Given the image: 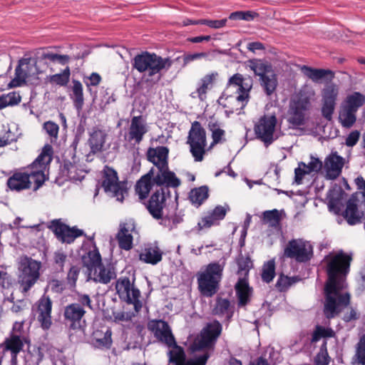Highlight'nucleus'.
Here are the masks:
<instances>
[{"mask_svg": "<svg viewBox=\"0 0 365 365\" xmlns=\"http://www.w3.org/2000/svg\"><path fill=\"white\" fill-rule=\"evenodd\" d=\"M328 279L324 287V314L328 319L334 318L350 303V294L342 292L346 287V277L349 272L351 255L339 250L336 255H327Z\"/></svg>", "mask_w": 365, "mask_h": 365, "instance_id": "f257e3e1", "label": "nucleus"}, {"mask_svg": "<svg viewBox=\"0 0 365 365\" xmlns=\"http://www.w3.org/2000/svg\"><path fill=\"white\" fill-rule=\"evenodd\" d=\"M153 169V173H151L153 182L160 186V188L151 195L145 207L154 218L160 219L163 215V207L168 206L172 210H177L178 193L175 190L173 196L169 187H178L180 185V180L173 172L169 170L168 165Z\"/></svg>", "mask_w": 365, "mask_h": 365, "instance_id": "f03ea898", "label": "nucleus"}, {"mask_svg": "<svg viewBox=\"0 0 365 365\" xmlns=\"http://www.w3.org/2000/svg\"><path fill=\"white\" fill-rule=\"evenodd\" d=\"M52 146L46 144L42 152L32 163L26 173H15L9 178L7 185L11 190L19 191L27 189L34 185V190H38L46 181L45 172L52 160Z\"/></svg>", "mask_w": 365, "mask_h": 365, "instance_id": "7ed1b4c3", "label": "nucleus"}, {"mask_svg": "<svg viewBox=\"0 0 365 365\" xmlns=\"http://www.w3.org/2000/svg\"><path fill=\"white\" fill-rule=\"evenodd\" d=\"M252 87V83L250 78H245L240 73H235L229 78L218 102L224 108H227L230 113L240 114L249 101Z\"/></svg>", "mask_w": 365, "mask_h": 365, "instance_id": "20e7f679", "label": "nucleus"}, {"mask_svg": "<svg viewBox=\"0 0 365 365\" xmlns=\"http://www.w3.org/2000/svg\"><path fill=\"white\" fill-rule=\"evenodd\" d=\"M173 61L170 58H163L155 53L143 52L135 56L133 66L140 73H144L146 82L156 83L161 79L164 73L167 72Z\"/></svg>", "mask_w": 365, "mask_h": 365, "instance_id": "39448f33", "label": "nucleus"}, {"mask_svg": "<svg viewBox=\"0 0 365 365\" xmlns=\"http://www.w3.org/2000/svg\"><path fill=\"white\" fill-rule=\"evenodd\" d=\"M222 332V325L218 321L208 323L200 331V335L191 345L192 351L205 350V351L194 359L185 361L182 365H205L210 357L208 350L212 349L217 338Z\"/></svg>", "mask_w": 365, "mask_h": 365, "instance_id": "423d86ee", "label": "nucleus"}, {"mask_svg": "<svg viewBox=\"0 0 365 365\" xmlns=\"http://www.w3.org/2000/svg\"><path fill=\"white\" fill-rule=\"evenodd\" d=\"M223 268L220 263L212 262L197 274L198 289L204 297H211L217 292Z\"/></svg>", "mask_w": 365, "mask_h": 365, "instance_id": "0eeeda50", "label": "nucleus"}, {"mask_svg": "<svg viewBox=\"0 0 365 365\" xmlns=\"http://www.w3.org/2000/svg\"><path fill=\"white\" fill-rule=\"evenodd\" d=\"M41 263L26 256L19 263L18 283L23 293L28 292L40 277Z\"/></svg>", "mask_w": 365, "mask_h": 365, "instance_id": "6e6552de", "label": "nucleus"}, {"mask_svg": "<svg viewBox=\"0 0 365 365\" xmlns=\"http://www.w3.org/2000/svg\"><path fill=\"white\" fill-rule=\"evenodd\" d=\"M102 187L105 192L119 202H123L128 194L127 182L120 181L117 172L108 166L103 169Z\"/></svg>", "mask_w": 365, "mask_h": 365, "instance_id": "1a4fd4ad", "label": "nucleus"}, {"mask_svg": "<svg viewBox=\"0 0 365 365\" xmlns=\"http://www.w3.org/2000/svg\"><path fill=\"white\" fill-rule=\"evenodd\" d=\"M187 144L190 145V152L196 162L203 160L207 145L206 132L198 121L192 123L189 131Z\"/></svg>", "mask_w": 365, "mask_h": 365, "instance_id": "9d476101", "label": "nucleus"}, {"mask_svg": "<svg viewBox=\"0 0 365 365\" xmlns=\"http://www.w3.org/2000/svg\"><path fill=\"white\" fill-rule=\"evenodd\" d=\"M115 289L119 298L128 304H133L136 312L142 308L143 304L139 299L140 290L131 284L128 277L118 279L115 283Z\"/></svg>", "mask_w": 365, "mask_h": 365, "instance_id": "9b49d317", "label": "nucleus"}, {"mask_svg": "<svg viewBox=\"0 0 365 365\" xmlns=\"http://www.w3.org/2000/svg\"><path fill=\"white\" fill-rule=\"evenodd\" d=\"M284 255L297 262H304L310 259L312 247L308 242L303 240H292L285 247Z\"/></svg>", "mask_w": 365, "mask_h": 365, "instance_id": "f8f14e48", "label": "nucleus"}, {"mask_svg": "<svg viewBox=\"0 0 365 365\" xmlns=\"http://www.w3.org/2000/svg\"><path fill=\"white\" fill-rule=\"evenodd\" d=\"M276 124L277 118L274 115H264L255 125L257 138L261 140L266 147L271 145L275 140L274 132Z\"/></svg>", "mask_w": 365, "mask_h": 365, "instance_id": "ddd939ff", "label": "nucleus"}, {"mask_svg": "<svg viewBox=\"0 0 365 365\" xmlns=\"http://www.w3.org/2000/svg\"><path fill=\"white\" fill-rule=\"evenodd\" d=\"M86 312L84 308L77 303H71L65 307L64 321L70 330L76 331L81 335L83 334V324L85 322L83 317Z\"/></svg>", "mask_w": 365, "mask_h": 365, "instance_id": "4468645a", "label": "nucleus"}, {"mask_svg": "<svg viewBox=\"0 0 365 365\" xmlns=\"http://www.w3.org/2000/svg\"><path fill=\"white\" fill-rule=\"evenodd\" d=\"M148 329L154 335L158 341L166 346L174 344L175 336L170 325L163 319H151L148 322Z\"/></svg>", "mask_w": 365, "mask_h": 365, "instance_id": "2eb2a0df", "label": "nucleus"}, {"mask_svg": "<svg viewBox=\"0 0 365 365\" xmlns=\"http://www.w3.org/2000/svg\"><path fill=\"white\" fill-rule=\"evenodd\" d=\"M339 86L334 83H329L324 86L322 91V115L327 120L332 119L335 110L336 100L339 95Z\"/></svg>", "mask_w": 365, "mask_h": 365, "instance_id": "dca6fc26", "label": "nucleus"}, {"mask_svg": "<svg viewBox=\"0 0 365 365\" xmlns=\"http://www.w3.org/2000/svg\"><path fill=\"white\" fill-rule=\"evenodd\" d=\"M309 106L307 97L297 96L293 98L288 110V122L294 126L302 125L304 123V112Z\"/></svg>", "mask_w": 365, "mask_h": 365, "instance_id": "f3484780", "label": "nucleus"}, {"mask_svg": "<svg viewBox=\"0 0 365 365\" xmlns=\"http://www.w3.org/2000/svg\"><path fill=\"white\" fill-rule=\"evenodd\" d=\"M37 320L42 329H48L51 324L52 302L48 296L43 295L36 302Z\"/></svg>", "mask_w": 365, "mask_h": 365, "instance_id": "a211bd4d", "label": "nucleus"}, {"mask_svg": "<svg viewBox=\"0 0 365 365\" xmlns=\"http://www.w3.org/2000/svg\"><path fill=\"white\" fill-rule=\"evenodd\" d=\"M148 131L146 122L141 115L132 118L128 134L129 142L139 144L143 139V136Z\"/></svg>", "mask_w": 365, "mask_h": 365, "instance_id": "6ab92c4d", "label": "nucleus"}, {"mask_svg": "<svg viewBox=\"0 0 365 365\" xmlns=\"http://www.w3.org/2000/svg\"><path fill=\"white\" fill-rule=\"evenodd\" d=\"M33 66L31 58L20 59L15 69V78L11 81V84L13 86H20L25 83L26 78L35 74L33 71Z\"/></svg>", "mask_w": 365, "mask_h": 365, "instance_id": "aec40b11", "label": "nucleus"}, {"mask_svg": "<svg viewBox=\"0 0 365 365\" xmlns=\"http://www.w3.org/2000/svg\"><path fill=\"white\" fill-rule=\"evenodd\" d=\"M344 159L336 153L328 155L324 160V169L329 179H336L341 173Z\"/></svg>", "mask_w": 365, "mask_h": 365, "instance_id": "412c9836", "label": "nucleus"}, {"mask_svg": "<svg viewBox=\"0 0 365 365\" xmlns=\"http://www.w3.org/2000/svg\"><path fill=\"white\" fill-rule=\"evenodd\" d=\"M258 217L263 225L271 228H279L281 227L282 221L286 217V213L284 210L273 209L262 212Z\"/></svg>", "mask_w": 365, "mask_h": 365, "instance_id": "4be33fe9", "label": "nucleus"}, {"mask_svg": "<svg viewBox=\"0 0 365 365\" xmlns=\"http://www.w3.org/2000/svg\"><path fill=\"white\" fill-rule=\"evenodd\" d=\"M81 261L83 267H86L91 277L92 272L102 265L101 256L96 245H93L92 250L86 251L82 255Z\"/></svg>", "mask_w": 365, "mask_h": 365, "instance_id": "5701e85b", "label": "nucleus"}, {"mask_svg": "<svg viewBox=\"0 0 365 365\" xmlns=\"http://www.w3.org/2000/svg\"><path fill=\"white\" fill-rule=\"evenodd\" d=\"M163 251L159 248L158 242L149 244L145 246L140 254V259L148 264H156L162 260Z\"/></svg>", "mask_w": 365, "mask_h": 365, "instance_id": "b1692460", "label": "nucleus"}, {"mask_svg": "<svg viewBox=\"0 0 365 365\" xmlns=\"http://www.w3.org/2000/svg\"><path fill=\"white\" fill-rule=\"evenodd\" d=\"M169 149L165 146H158L155 148H150L148 151V158L152 162L155 168L166 167L168 165Z\"/></svg>", "mask_w": 365, "mask_h": 365, "instance_id": "393cba45", "label": "nucleus"}, {"mask_svg": "<svg viewBox=\"0 0 365 365\" xmlns=\"http://www.w3.org/2000/svg\"><path fill=\"white\" fill-rule=\"evenodd\" d=\"M358 200L354 195H352L346 203V207L344 211V217L346 219L349 225H354L360 222L364 217V212L358 210Z\"/></svg>", "mask_w": 365, "mask_h": 365, "instance_id": "a878e982", "label": "nucleus"}, {"mask_svg": "<svg viewBox=\"0 0 365 365\" xmlns=\"http://www.w3.org/2000/svg\"><path fill=\"white\" fill-rule=\"evenodd\" d=\"M92 275L93 276V279L95 282L102 284H108L111 279L116 277L114 267L110 264L104 265L103 263L102 265L92 272Z\"/></svg>", "mask_w": 365, "mask_h": 365, "instance_id": "bb28decb", "label": "nucleus"}, {"mask_svg": "<svg viewBox=\"0 0 365 365\" xmlns=\"http://www.w3.org/2000/svg\"><path fill=\"white\" fill-rule=\"evenodd\" d=\"M230 210L228 205L216 206L211 212H208L202 218V223L204 226L211 227L217 226L219 225V222L224 219L227 212Z\"/></svg>", "mask_w": 365, "mask_h": 365, "instance_id": "cd10ccee", "label": "nucleus"}, {"mask_svg": "<svg viewBox=\"0 0 365 365\" xmlns=\"http://www.w3.org/2000/svg\"><path fill=\"white\" fill-rule=\"evenodd\" d=\"M303 73L314 83H319L323 80L329 78L331 80L334 77L332 71L323 68H313L307 66L302 67Z\"/></svg>", "mask_w": 365, "mask_h": 365, "instance_id": "c85d7f7f", "label": "nucleus"}, {"mask_svg": "<svg viewBox=\"0 0 365 365\" xmlns=\"http://www.w3.org/2000/svg\"><path fill=\"white\" fill-rule=\"evenodd\" d=\"M112 331L107 328L105 331L96 330L93 334L92 344L97 349H110L112 345Z\"/></svg>", "mask_w": 365, "mask_h": 365, "instance_id": "c756f323", "label": "nucleus"}, {"mask_svg": "<svg viewBox=\"0 0 365 365\" xmlns=\"http://www.w3.org/2000/svg\"><path fill=\"white\" fill-rule=\"evenodd\" d=\"M5 351H9L11 354L12 360H16L18 354L23 349V339L16 334H11L6 338L3 344Z\"/></svg>", "mask_w": 365, "mask_h": 365, "instance_id": "7c9ffc66", "label": "nucleus"}, {"mask_svg": "<svg viewBox=\"0 0 365 365\" xmlns=\"http://www.w3.org/2000/svg\"><path fill=\"white\" fill-rule=\"evenodd\" d=\"M218 73L217 72H212L211 73L205 75L200 80V85L197 88L195 92L191 93L190 96L195 98L198 97L200 99L203 100L205 96L207 91L212 88L214 81L216 80Z\"/></svg>", "mask_w": 365, "mask_h": 365, "instance_id": "2f4dec72", "label": "nucleus"}, {"mask_svg": "<svg viewBox=\"0 0 365 365\" xmlns=\"http://www.w3.org/2000/svg\"><path fill=\"white\" fill-rule=\"evenodd\" d=\"M235 289L239 305L247 304L252 294V288L249 286L247 279L239 278L235 285Z\"/></svg>", "mask_w": 365, "mask_h": 365, "instance_id": "473e14b6", "label": "nucleus"}, {"mask_svg": "<svg viewBox=\"0 0 365 365\" xmlns=\"http://www.w3.org/2000/svg\"><path fill=\"white\" fill-rule=\"evenodd\" d=\"M151 173H153V169L143 176L135 185V192L139 198L145 199L149 194L153 183L151 178Z\"/></svg>", "mask_w": 365, "mask_h": 365, "instance_id": "72a5a7b5", "label": "nucleus"}, {"mask_svg": "<svg viewBox=\"0 0 365 365\" xmlns=\"http://www.w3.org/2000/svg\"><path fill=\"white\" fill-rule=\"evenodd\" d=\"M106 133L100 129L93 130V131L91 133L90 138L88 139V144L91 151L93 153L102 150L106 142Z\"/></svg>", "mask_w": 365, "mask_h": 365, "instance_id": "f704fd0d", "label": "nucleus"}, {"mask_svg": "<svg viewBox=\"0 0 365 365\" xmlns=\"http://www.w3.org/2000/svg\"><path fill=\"white\" fill-rule=\"evenodd\" d=\"M56 237L62 243L71 244L83 235V230H53Z\"/></svg>", "mask_w": 365, "mask_h": 365, "instance_id": "c9c22d12", "label": "nucleus"}, {"mask_svg": "<svg viewBox=\"0 0 365 365\" xmlns=\"http://www.w3.org/2000/svg\"><path fill=\"white\" fill-rule=\"evenodd\" d=\"M356 120V113L341 105L339 113V121L341 126L350 128L354 125Z\"/></svg>", "mask_w": 365, "mask_h": 365, "instance_id": "e433bc0d", "label": "nucleus"}, {"mask_svg": "<svg viewBox=\"0 0 365 365\" xmlns=\"http://www.w3.org/2000/svg\"><path fill=\"white\" fill-rule=\"evenodd\" d=\"M168 347L170 349L168 353L170 363L175 365H182L186 361L183 348L178 346L175 340L174 344Z\"/></svg>", "mask_w": 365, "mask_h": 365, "instance_id": "4c0bfd02", "label": "nucleus"}, {"mask_svg": "<svg viewBox=\"0 0 365 365\" xmlns=\"http://www.w3.org/2000/svg\"><path fill=\"white\" fill-rule=\"evenodd\" d=\"M71 98L73 101L74 107L79 111L83 108L84 103L83 86L79 81L73 80Z\"/></svg>", "mask_w": 365, "mask_h": 365, "instance_id": "58836bf2", "label": "nucleus"}, {"mask_svg": "<svg viewBox=\"0 0 365 365\" xmlns=\"http://www.w3.org/2000/svg\"><path fill=\"white\" fill-rule=\"evenodd\" d=\"M233 308L228 299L217 298L215 306L213 309V314L218 316H225L230 319L233 315Z\"/></svg>", "mask_w": 365, "mask_h": 365, "instance_id": "ea45409f", "label": "nucleus"}, {"mask_svg": "<svg viewBox=\"0 0 365 365\" xmlns=\"http://www.w3.org/2000/svg\"><path fill=\"white\" fill-rule=\"evenodd\" d=\"M208 129L212 133V143L211 146L225 141V131L221 128L220 124L215 119H211L207 125Z\"/></svg>", "mask_w": 365, "mask_h": 365, "instance_id": "a19ab883", "label": "nucleus"}, {"mask_svg": "<svg viewBox=\"0 0 365 365\" xmlns=\"http://www.w3.org/2000/svg\"><path fill=\"white\" fill-rule=\"evenodd\" d=\"M364 103L365 96L359 92H354L349 95L341 105L356 113Z\"/></svg>", "mask_w": 365, "mask_h": 365, "instance_id": "79ce46f5", "label": "nucleus"}, {"mask_svg": "<svg viewBox=\"0 0 365 365\" xmlns=\"http://www.w3.org/2000/svg\"><path fill=\"white\" fill-rule=\"evenodd\" d=\"M238 266L237 274L239 278L247 279L249 272L252 268L253 264L249 256L244 257L242 255L237 259Z\"/></svg>", "mask_w": 365, "mask_h": 365, "instance_id": "37998d69", "label": "nucleus"}, {"mask_svg": "<svg viewBox=\"0 0 365 365\" xmlns=\"http://www.w3.org/2000/svg\"><path fill=\"white\" fill-rule=\"evenodd\" d=\"M260 84L267 96H271L275 91L278 82L277 76L271 72L266 76L259 79Z\"/></svg>", "mask_w": 365, "mask_h": 365, "instance_id": "c03bdc74", "label": "nucleus"}, {"mask_svg": "<svg viewBox=\"0 0 365 365\" xmlns=\"http://www.w3.org/2000/svg\"><path fill=\"white\" fill-rule=\"evenodd\" d=\"M116 238L120 249L128 251L133 248V239L130 230H119Z\"/></svg>", "mask_w": 365, "mask_h": 365, "instance_id": "a18cd8bd", "label": "nucleus"}, {"mask_svg": "<svg viewBox=\"0 0 365 365\" xmlns=\"http://www.w3.org/2000/svg\"><path fill=\"white\" fill-rule=\"evenodd\" d=\"M19 228H77L76 226L70 227L62 219H55L48 222H41L38 224L29 225V226H21Z\"/></svg>", "mask_w": 365, "mask_h": 365, "instance_id": "49530a36", "label": "nucleus"}, {"mask_svg": "<svg viewBox=\"0 0 365 365\" xmlns=\"http://www.w3.org/2000/svg\"><path fill=\"white\" fill-rule=\"evenodd\" d=\"M189 197L192 204L200 205L208 197V187L201 186L192 190Z\"/></svg>", "mask_w": 365, "mask_h": 365, "instance_id": "de8ad7c7", "label": "nucleus"}, {"mask_svg": "<svg viewBox=\"0 0 365 365\" xmlns=\"http://www.w3.org/2000/svg\"><path fill=\"white\" fill-rule=\"evenodd\" d=\"M70 76V68L67 66L61 73L50 76L48 79L52 84L65 86L69 81Z\"/></svg>", "mask_w": 365, "mask_h": 365, "instance_id": "09e8293b", "label": "nucleus"}, {"mask_svg": "<svg viewBox=\"0 0 365 365\" xmlns=\"http://www.w3.org/2000/svg\"><path fill=\"white\" fill-rule=\"evenodd\" d=\"M262 279L263 282L269 283L275 276V262L274 259H270L265 262L262 266Z\"/></svg>", "mask_w": 365, "mask_h": 365, "instance_id": "8fccbe9b", "label": "nucleus"}, {"mask_svg": "<svg viewBox=\"0 0 365 365\" xmlns=\"http://www.w3.org/2000/svg\"><path fill=\"white\" fill-rule=\"evenodd\" d=\"M353 365H365V334L360 338L357 344Z\"/></svg>", "mask_w": 365, "mask_h": 365, "instance_id": "3c124183", "label": "nucleus"}, {"mask_svg": "<svg viewBox=\"0 0 365 365\" xmlns=\"http://www.w3.org/2000/svg\"><path fill=\"white\" fill-rule=\"evenodd\" d=\"M42 60H48L53 63H58L61 65H66L68 63L70 57L68 55H60L51 52H44L41 56Z\"/></svg>", "mask_w": 365, "mask_h": 365, "instance_id": "603ef678", "label": "nucleus"}, {"mask_svg": "<svg viewBox=\"0 0 365 365\" xmlns=\"http://www.w3.org/2000/svg\"><path fill=\"white\" fill-rule=\"evenodd\" d=\"M250 68L256 76H259V79L271 73V67L262 62H252Z\"/></svg>", "mask_w": 365, "mask_h": 365, "instance_id": "864d4df0", "label": "nucleus"}, {"mask_svg": "<svg viewBox=\"0 0 365 365\" xmlns=\"http://www.w3.org/2000/svg\"><path fill=\"white\" fill-rule=\"evenodd\" d=\"M329 361L327 342L324 341L320 347L319 353L314 358V364L315 365H328Z\"/></svg>", "mask_w": 365, "mask_h": 365, "instance_id": "5fc2aeb1", "label": "nucleus"}, {"mask_svg": "<svg viewBox=\"0 0 365 365\" xmlns=\"http://www.w3.org/2000/svg\"><path fill=\"white\" fill-rule=\"evenodd\" d=\"M67 255L62 250H57L53 253V264L56 269L62 272L63 267L67 261Z\"/></svg>", "mask_w": 365, "mask_h": 365, "instance_id": "6e6d98bb", "label": "nucleus"}, {"mask_svg": "<svg viewBox=\"0 0 365 365\" xmlns=\"http://www.w3.org/2000/svg\"><path fill=\"white\" fill-rule=\"evenodd\" d=\"M47 289L53 293L61 294L66 289V284L63 280L53 278L48 280Z\"/></svg>", "mask_w": 365, "mask_h": 365, "instance_id": "4d7b16f0", "label": "nucleus"}, {"mask_svg": "<svg viewBox=\"0 0 365 365\" xmlns=\"http://www.w3.org/2000/svg\"><path fill=\"white\" fill-rule=\"evenodd\" d=\"M297 282L295 278L294 277H288L284 275H280L277 279V282L276 283V287L280 291V292H284L289 287H290L293 284H294Z\"/></svg>", "mask_w": 365, "mask_h": 365, "instance_id": "13d9d810", "label": "nucleus"}, {"mask_svg": "<svg viewBox=\"0 0 365 365\" xmlns=\"http://www.w3.org/2000/svg\"><path fill=\"white\" fill-rule=\"evenodd\" d=\"M299 165H302L304 168H307V172L309 173H318L322 168V162L317 158L311 157L310 162L307 165L304 163H299Z\"/></svg>", "mask_w": 365, "mask_h": 365, "instance_id": "bf43d9fd", "label": "nucleus"}, {"mask_svg": "<svg viewBox=\"0 0 365 365\" xmlns=\"http://www.w3.org/2000/svg\"><path fill=\"white\" fill-rule=\"evenodd\" d=\"M80 273V268L77 266H72L66 277L67 284L70 285L71 287H75L76 284V282Z\"/></svg>", "mask_w": 365, "mask_h": 365, "instance_id": "052dcab7", "label": "nucleus"}, {"mask_svg": "<svg viewBox=\"0 0 365 365\" xmlns=\"http://www.w3.org/2000/svg\"><path fill=\"white\" fill-rule=\"evenodd\" d=\"M227 19H222L220 20H208L201 19L199 20L200 24H205L212 29H221L224 27L227 24Z\"/></svg>", "mask_w": 365, "mask_h": 365, "instance_id": "680f3d73", "label": "nucleus"}, {"mask_svg": "<svg viewBox=\"0 0 365 365\" xmlns=\"http://www.w3.org/2000/svg\"><path fill=\"white\" fill-rule=\"evenodd\" d=\"M332 333L333 331L331 329H326L318 326L313 334L312 341H318L321 337L331 336Z\"/></svg>", "mask_w": 365, "mask_h": 365, "instance_id": "e2e57ef3", "label": "nucleus"}, {"mask_svg": "<svg viewBox=\"0 0 365 365\" xmlns=\"http://www.w3.org/2000/svg\"><path fill=\"white\" fill-rule=\"evenodd\" d=\"M43 129L51 138H57L59 128L56 123L52 121L46 122L43 124Z\"/></svg>", "mask_w": 365, "mask_h": 365, "instance_id": "0e129e2a", "label": "nucleus"}, {"mask_svg": "<svg viewBox=\"0 0 365 365\" xmlns=\"http://www.w3.org/2000/svg\"><path fill=\"white\" fill-rule=\"evenodd\" d=\"M209 53L201 52V53H187L183 56V63L184 66L188 64L191 61L198 60L202 58H207Z\"/></svg>", "mask_w": 365, "mask_h": 365, "instance_id": "69168bd1", "label": "nucleus"}, {"mask_svg": "<svg viewBox=\"0 0 365 365\" xmlns=\"http://www.w3.org/2000/svg\"><path fill=\"white\" fill-rule=\"evenodd\" d=\"M7 106H13L19 104L21 101V96L16 92H10L4 95Z\"/></svg>", "mask_w": 365, "mask_h": 365, "instance_id": "338daca9", "label": "nucleus"}, {"mask_svg": "<svg viewBox=\"0 0 365 365\" xmlns=\"http://www.w3.org/2000/svg\"><path fill=\"white\" fill-rule=\"evenodd\" d=\"M16 140L14 134L8 130L6 133H0V147H4Z\"/></svg>", "mask_w": 365, "mask_h": 365, "instance_id": "774afa93", "label": "nucleus"}]
</instances>
